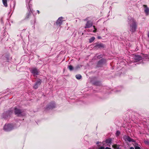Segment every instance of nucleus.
Returning <instances> with one entry per match:
<instances>
[{
	"label": "nucleus",
	"instance_id": "f257e3e1",
	"mask_svg": "<svg viewBox=\"0 0 149 149\" xmlns=\"http://www.w3.org/2000/svg\"><path fill=\"white\" fill-rule=\"evenodd\" d=\"M129 24L130 25V30L131 32L135 31L136 29L137 26L135 20L133 18L128 19V21Z\"/></svg>",
	"mask_w": 149,
	"mask_h": 149
},
{
	"label": "nucleus",
	"instance_id": "f03ea898",
	"mask_svg": "<svg viewBox=\"0 0 149 149\" xmlns=\"http://www.w3.org/2000/svg\"><path fill=\"white\" fill-rule=\"evenodd\" d=\"M31 0H30L31 1ZM30 0H29V2L28 3V6L27 5V8L28 10V12L26 14V19L29 18L31 14L32 13V10L31 9L32 5L30 3Z\"/></svg>",
	"mask_w": 149,
	"mask_h": 149
},
{
	"label": "nucleus",
	"instance_id": "7ed1b4c3",
	"mask_svg": "<svg viewBox=\"0 0 149 149\" xmlns=\"http://www.w3.org/2000/svg\"><path fill=\"white\" fill-rule=\"evenodd\" d=\"M12 125L10 124L6 125L4 127V130L6 131H9L12 129Z\"/></svg>",
	"mask_w": 149,
	"mask_h": 149
},
{
	"label": "nucleus",
	"instance_id": "20e7f679",
	"mask_svg": "<svg viewBox=\"0 0 149 149\" xmlns=\"http://www.w3.org/2000/svg\"><path fill=\"white\" fill-rule=\"evenodd\" d=\"M123 139L126 141L129 142H134V140L131 138L129 136H124L123 137Z\"/></svg>",
	"mask_w": 149,
	"mask_h": 149
},
{
	"label": "nucleus",
	"instance_id": "39448f33",
	"mask_svg": "<svg viewBox=\"0 0 149 149\" xmlns=\"http://www.w3.org/2000/svg\"><path fill=\"white\" fill-rule=\"evenodd\" d=\"M31 72L33 74L34 76L38 75L39 72L37 69L36 68H33L31 70Z\"/></svg>",
	"mask_w": 149,
	"mask_h": 149
},
{
	"label": "nucleus",
	"instance_id": "423d86ee",
	"mask_svg": "<svg viewBox=\"0 0 149 149\" xmlns=\"http://www.w3.org/2000/svg\"><path fill=\"white\" fill-rule=\"evenodd\" d=\"M63 17H59L56 22L57 25H60L63 22Z\"/></svg>",
	"mask_w": 149,
	"mask_h": 149
},
{
	"label": "nucleus",
	"instance_id": "0eeeda50",
	"mask_svg": "<svg viewBox=\"0 0 149 149\" xmlns=\"http://www.w3.org/2000/svg\"><path fill=\"white\" fill-rule=\"evenodd\" d=\"M41 83V80L39 79L38 81L33 86V88L35 89H37L38 88V86H39L40 84Z\"/></svg>",
	"mask_w": 149,
	"mask_h": 149
},
{
	"label": "nucleus",
	"instance_id": "6e6552de",
	"mask_svg": "<svg viewBox=\"0 0 149 149\" xmlns=\"http://www.w3.org/2000/svg\"><path fill=\"white\" fill-rule=\"evenodd\" d=\"M92 23L90 21H88L86 24L85 27V28H88L91 27L92 26Z\"/></svg>",
	"mask_w": 149,
	"mask_h": 149
},
{
	"label": "nucleus",
	"instance_id": "1a4fd4ad",
	"mask_svg": "<svg viewBox=\"0 0 149 149\" xmlns=\"http://www.w3.org/2000/svg\"><path fill=\"white\" fill-rule=\"evenodd\" d=\"M134 59L137 61H139L141 60L142 58L138 54L135 55L134 57Z\"/></svg>",
	"mask_w": 149,
	"mask_h": 149
},
{
	"label": "nucleus",
	"instance_id": "9d476101",
	"mask_svg": "<svg viewBox=\"0 0 149 149\" xmlns=\"http://www.w3.org/2000/svg\"><path fill=\"white\" fill-rule=\"evenodd\" d=\"M144 6L145 7V12L146 14L148 15L149 13V9L146 6L144 5Z\"/></svg>",
	"mask_w": 149,
	"mask_h": 149
},
{
	"label": "nucleus",
	"instance_id": "9b49d317",
	"mask_svg": "<svg viewBox=\"0 0 149 149\" xmlns=\"http://www.w3.org/2000/svg\"><path fill=\"white\" fill-rule=\"evenodd\" d=\"M25 112L24 111H21L19 110V117L21 116H24L25 115Z\"/></svg>",
	"mask_w": 149,
	"mask_h": 149
},
{
	"label": "nucleus",
	"instance_id": "f8f14e48",
	"mask_svg": "<svg viewBox=\"0 0 149 149\" xmlns=\"http://www.w3.org/2000/svg\"><path fill=\"white\" fill-rule=\"evenodd\" d=\"M2 1L4 6L6 7L7 6V0H2Z\"/></svg>",
	"mask_w": 149,
	"mask_h": 149
},
{
	"label": "nucleus",
	"instance_id": "ddd939ff",
	"mask_svg": "<svg viewBox=\"0 0 149 149\" xmlns=\"http://www.w3.org/2000/svg\"><path fill=\"white\" fill-rule=\"evenodd\" d=\"M18 112L19 110L17 108H15V114L17 115V116H18L19 115Z\"/></svg>",
	"mask_w": 149,
	"mask_h": 149
},
{
	"label": "nucleus",
	"instance_id": "4468645a",
	"mask_svg": "<svg viewBox=\"0 0 149 149\" xmlns=\"http://www.w3.org/2000/svg\"><path fill=\"white\" fill-rule=\"evenodd\" d=\"M95 39V38L94 37H92L89 40V41L90 43L92 42Z\"/></svg>",
	"mask_w": 149,
	"mask_h": 149
},
{
	"label": "nucleus",
	"instance_id": "2eb2a0df",
	"mask_svg": "<svg viewBox=\"0 0 149 149\" xmlns=\"http://www.w3.org/2000/svg\"><path fill=\"white\" fill-rule=\"evenodd\" d=\"M112 146L114 149H120L119 147L117 145H113Z\"/></svg>",
	"mask_w": 149,
	"mask_h": 149
},
{
	"label": "nucleus",
	"instance_id": "dca6fc26",
	"mask_svg": "<svg viewBox=\"0 0 149 149\" xmlns=\"http://www.w3.org/2000/svg\"><path fill=\"white\" fill-rule=\"evenodd\" d=\"M68 68L69 69L70 71H72L73 70V67L72 65H70L68 66Z\"/></svg>",
	"mask_w": 149,
	"mask_h": 149
},
{
	"label": "nucleus",
	"instance_id": "f3484780",
	"mask_svg": "<svg viewBox=\"0 0 149 149\" xmlns=\"http://www.w3.org/2000/svg\"><path fill=\"white\" fill-rule=\"evenodd\" d=\"M76 77L77 79H79L81 78V76L80 74H78L76 76Z\"/></svg>",
	"mask_w": 149,
	"mask_h": 149
},
{
	"label": "nucleus",
	"instance_id": "a211bd4d",
	"mask_svg": "<svg viewBox=\"0 0 149 149\" xmlns=\"http://www.w3.org/2000/svg\"><path fill=\"white\" fill-rule=\"evenodd\" d=\"M111 142V140L110 139H108L106 140V142L107 143H110Z\"/></svg>",
	"mask_w": 149,
	"mask_h": 149
},
{
	"label": "nucleus",
	"instance_id": "6ab92c4d",
	"mask_svg": "<svg viewBox=\"0 0 149 149\" xmlns=\"http://www.w3.org/2000/svg\"><path fill=\"white\" fill-rule=\"evenodd\" d=\"M120 134V132L118 131H117L116 133V136H118Z\"/></svg>",
	"mask_w": 149,
	"mask_h": 149
},
{
	"label": "nucleus",
	"instance_id": "aec40b11",
	"mask_svg": "<svg viewBox=\"0 0 149 149\" xmlns=\"http://www.w3.org/2000/svg\"><path fill=\"white\" fill-rule=\"evenodd\" d=\"M93 27L94 30H93V32L94 33H95L96 32V29L95 28V26H93Z\"/></svg>",
	"mask_w": 149,
	"mask_h": 149
},
{
	"label": "nucleus",
	"instance_id": "412c9836",
	"mask_svg": "<svg viewBox=\"0 0 149 149\" xmlns=\"http://www.w3.org/2000/svg\"><path fill=\"white\" fill-rule=\"evenodd\" d=\"M135 149H141L138 146H136L135 148Z\"/></svg>",
	"mask_w": 149,
	"mask_h": 149
},
{
	"label": "nucleus",
	"instance_id": "4be33fe9",
	"mask_svg": "<svg viewBox=\"0 0 149 149\" xmlns=\"http://www.w3.org/2000/svg\"><path fill=\"white\" fill-rule=\"evenodd\" d=\"M145 143L147 144H149V142L148 141H145Z\"/></svg>",
	"mask_w": 149,
	"mask_h": 149
},
{
	"label": "nucleus",
	"instance_id": "5701e85b",
	"mask_svg": "<svg viewBox=\"0 0 149 149\" xmlns=\"http://www.w3.org/2000/svg\"><path fill=\"white\" fill-rule=\"evenodd\" d=\"M99 149H105L104 147H101L99 148Z\"/></svg>",
	"mask_w": 149,
	"mask_h": 149
},
{
	"label": "nucleus",
	"instance_id": "b1692460",
	"mask_svg": "<svg viewBox=\"0 0 149 149\" xmlns=\"http://www.w3.org/2000/svg\"><path fill=\"white\" fill-rule=\"evenodd\" d=\"M105 149H111V148H109L107 147Z\"/></svg>",
	"mask_w": 149,
	"mask_h": 149
},
{
	"label": "nucleus",
	"instance_id": "393cba45",
	"mask_svg": "<svg viewBox=\"0 0 149 149\" xmlns=\"http://www.w3.org/2000/svg\"><path fill=\"white\" fill-rule=\"evenodd\" d=\"M98 46H99V47L102 46V44L99 45H98Z\"/></svg>",
	"mask_w": 149,
	"mask_h": 149
},
{
	"label": "nucleus",
	"instance_id": "a878e982",
	"mask_svg": "<svg viewBox=\"0 0 149 149\" xmlns=\"http://www.w3.org/2000/svg\"><path fill=\"white\" fill-rule=\"evenodd\" d=\"M130 149H134V148L133 147H131L130 148Z\"/></svg>",
	"mask_w": 149,
	"mask_h": 149
},
{
	"label": "nucleus",
	"instance_id": "bb28decb",
	"mask_svg": "<svg viewBox=\"0 0 149 149\" xmlns=\"http://www.w3.org/2000/svg\"><path fill=\"white\" fill-rule=\"evenodd\" d=\"M37 13H38V14H39L40 11L38 10H37Z\"/></svg>",
	"mask_w": 149,
	"mask_h": 149
},
{
	"label": "nucleus",
	"instance_id": "cd10ccee",
	"mask_svg": "<svg viewBox=\"0 0 149 149\" xmlns=\"http://www.w3.org/2000/svg\"><path fill=\"white\" fill-rule=\"evenodd\" d=\"M98 39H100L101 38V37H98Z\"/></svg>",
	"mask_w": 149,
	"mask_h": 149
},
{
	"label": "nucleus",
	"instance_id": "c85d7f7f",
	"mask_svg": "<svg viewBox=\"0 0 149 149\" xmlns=\"http://www.w3.org/2000/svg\"><path fill=\"white\" fill-rule=\"evenodd\" d=\"M28 0H27V2Z\"/></svg>",
	"mask_w": 149,
	"mask_h": 149
}]
</instances>
